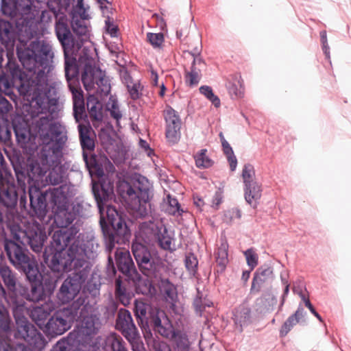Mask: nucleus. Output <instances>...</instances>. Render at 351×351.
Listing matches in <instances>:
<instances>
[{
  "instance_id": "a19ab883",
  "label": "nucleus",
  "mask_w": 351,
  "mask_h": 351,
  "mask_svg": "<svg viewBox=\"0 0 351 351\" xmlns=\"http://www.w3.org/2000/svg\"><path fill=\"white\" fill-rule=\"evenodd\" d=\"M73 32L79 36H87L88 35V27L85 21L79 19L76 14H73L71 22Z\"/></svg>"
},
{
  "instance_id": "6e6552de",
  "label": "nucleus",
  "mask_w": 351,
  "mask_h": 351,
  "mask_svg": "<svg viewBox=\"0 0 351 351\" xmlns=\"http://www.w3.org/2000/svg\"><path fill=\"white\" fill-rule=\"evenodd\" d=\"M0 276L11 292V298L14 299V306L12 307V314L17 326L16 330L12 331L14 339H22V303L16 298V277L10 268L5 265H0Z\"/></svg>"
},
{
  "instance_id": "39448f33",
  "label": "nucleus",
  "mask_w": 351,
  "mask_h": 351,
  "mask_svg": "<svg viewBox=\"0 0 351 351\" xmlns=\"http://www.w3.org/2000/svg\"><path fill=\"white\" fill-rule=\"evenodd\" d=\"M131 250L143 275L150 278H161L165 265L157 251L138 241L132 242Z\"/></svg>"
},
{
  "instance_id": "f3484780",
  "label": "nucleus",
  "mask_w": 351,
  "mask_h": 351,
  "mask_svg": "<svg viewBox=\"0 0 351 351\" xmlns=\"http://www.w3.org/2000/svg\"><path fill=\"white\" fill-rule=\"evenodd\" d=\"M23 239H26L30 248L36 253L41 252L47 239L46 232L38 222L23 223Z\"/></svg>"
},
{
  "instance_id": "20e7f679",
  "label": "nucleus",
  "mask_w": 351,
  "mask_h": 351,
  "mask_svg": "<svg viewBox=\"0 0 351 351\" xmlns=\"http://www.w3.org/2000/svg\"><path fill=\"white\" fill-rule=\"evenodd\" d=\"M56 35L61 44L64 58L65 78L73 97V111L75 120L80 121L86 118L83 91L79 79L80 68L83 69L75 52L80 49L67 24L66 16H60L55 25Z\"/></svg>"
},
{
  "instance_id": "5701e85b",
  "label": "nucleus",
  "mask_w": 351,
  "mask_h": 351,
  "mask_svg": "<svg viewBox=\"0 0 351 351\" xmlns=\"http://www.w3.org/2000/svg\"><path fill=\"white\" fill-rule=\"evenodd\" d=\"M78 123L77 129L79 132L80 145L84 152H92L95 149V140L90 136V133L93 131L88 121V116L84 119L77 121Z\"/></svg>"
},
{
  "instance_id": "dca6fc26",
  "label": "nucleus",
  "mask_w": 351,
  "mask_h": 351,
  "mask_svg": "<svg viewBox=\"0 0 351 351\" xmlns=\"http://www.w3.org/2000/svg\"><path fill=\"white\" fill-rule=\"evenodd\" d=\"M114 256L118 270L128 280L136 282L141 280V275L137 271L128 251L117 250Z\"/></svg>"
},
{
  "instance_id": "2eb2a0df",
  "label": "nucleus",
  "mask_w": 351,
  "mask_h": 351,
  "mask_svg": "<svg viewBox=\"0 0 351 351\" xmlns=\"http://www.w3.org/2000/svg\"><path fill=\"white\" fill-rule=\"evenodd\" d=\"M78 319L80 320V325L76 331L75 337L79 342H87L99 332L101 325L100 319L97 315L88 313Z\"/></svg>"
},
{
  "instance_id": "603ef678",
  "label": "nucleus",
  "mask_w": 351,
  "mask_h": 351,
  "mask_svg": "<svg viewBox=\"0 0 351 351\" xmlns=\"http://www.w3.org/2000/svg\"><path fill=\"white\" fill-rule=\"evenodd\" d=\"M199 92L201 94L204 95L210 101H211V103L216 108L220 106V99L213 93V89L210 86L206 85L202 86L199 88Z\"/></svg>"
},
{
  "instance_id": "9d476101",
  "label": "nucleus",
  "mask_w": 351,
  "mask_h": 351,
  "mask_svg": "<svg viewBox=\"0 0 351 351\" xmlns=\"http://www.w3.org/2000/svg\"><path fill=\"white\" fill-rule=\"evenodd\" d=\"M150 183L147 178L138 175L134 178L132 184L128 183L126 193L131 199H136L141 215H147V204L149 206Z\"/></svg>"
},
{
  "instance_id": "4468645a",
  "label": "nucleus",
  "mask_w": 351,
  "mask_h": 351,
  "mask_svg": "<svg viewBox=\"0 0 351 351\" xmlns=\"http://www.w3.org/2000/svg\"><path fill=\"white\" fill-rule=\"evenodd\" d=\"M67 312L62 309L54 312L44 326L43 331L51 337H56L69 330L73 321L68 316Z\"/></svg>"
},
{
  "instance_id": "a878e982",
  "label": "nucleus",
  "mask_w": 351,
  "mask_h": 351,
  "mask_svg": "<svg viewBox=\"0 0 351 351\" xmlns=\"http://www.w3.org/2000/svg\"><path fill=\"white\" fill-rule=\"evenodd\" d=\"M23 274L25 275L29 283L42 282V274L39 270L38 262L31 261L29 256L25 254L23 248Z\"/></svg>"
},
{
  "instance_id": "423d86ee",
  "label": "nucleus",
  "mask_w": 351,
  "mask_h": 351,
  "mask_svg": "<svg viewBox=\"0 0 351 351\" xmlns=\"http://www.w3.org/2000/svg\"><path fill=\"white\" fill-rule=\"evenodd\" d=\"M79 62L83 64L82 72V82L86 90H90L97 85L99 87L104 86L106 80L101 69L95 66L94 58L91 56L90 51L86 47L82 49L79 56Z\"/></svg>"
},
{
  "instance_id": "e2e57ef3",
  "label": "nucleus",
  "mask_w": 351,
  "mask_h": 351,
  "mask_svg": "<svg viewBox=\"0 0 351 351\" xmlns=\"http://www.w3.org/2000/svg\"><path fill=\"white\" fill-rule=\"evenodd\" d=\"M108 110L110 112V116L119 123L122 118V113L119 110L117 101L113 100L110 107H108Z\"/></svg>"
},
{
  "instance_id": "0eeeda50",
  "label": "nucleus",
  "mask_w": 351,
  "mask_h": 351,
  "mask_svg": "<svg viewBox=\"0 0 351 351\" xmlns=\"http://www.w3.org/2000/svg\"><path fill=\"white\" fill-rule=\"evenodd\" d=\"M93 278H91L90 281H87L84 291L79 293V297L73 300L68 307L62 308L63 311H67V313H69V314L67 313L68 316L73 322L91 311L93 306L89 300V295L86 292L92 295H95L99 293L100 288V284L93 282Z\"/></svg>"
},
{
  "instance_id": "1a4fd4ad",
  "label": "nucleus",
  "mask_w": 351,
  "mask_h": 351,
  "mask_svg": "<svg viewBox=\"0 0 351 351\" xmlns=\"http://www.w3.org/2000/svg\"><path fill=\"white\" fill-rule=\"evenodd\" d=\"M5 69L6 72L0 75V91L14 99V88L22 95V69L9 59Z\"/></svg>"
},
{
  "instance_id": "4d7b16f0",
  "label": "nucleus",
  "mask_w": 351,
  "mask_h": 351,
  "mask_svg": "<svg viewBox=\"0 0 351 351\" xmlns=\"http://www.w3.org/2000/svg\"><path fill=\"white\" fill-rule=\"evenodd\" d=\"M125 339L130 342L133 351H146L139 332Z\"/></svg>"
},
{
  "instance_id": "c756f323",
  "label": "nucleus",
  "mask_w": 351,
  "mask_h": 351,
  "mask_svg": "<svg viewBox=\"0 0 351 351\" xmlns=\"http://www.w3.org/2000/svg\"><path fill=\"white\" fill-rule=\"evenodd\" d=\"M244 197L247 204L256 208L261 197V186L258 183H252L244 186Z\"/></svg>"
},
{
  "instance_id": "9b49d317",
  "label": "nucleus",
  "mask_w": 351,
  "mask_h": 351,
  "mask_svg": "<svg viewBox=\"0 0 351 351\" xmlns=\"http://www.w3.org/2000/svg\"><path fill=\"white\" fill-rule=\"evenodd\" d=\"M151 327L155 334L170 339L175 336L178 330H175L171 320L165 311L158 308H150L148 327Z\"/></svg>"
},
{
  "instance_id": "f8f14e48",
  "label": "nucleus",
  "mask_w": 351,
  "mask_h": 351,
  "mask_svg": "<svg viewBox=\"0 0 351 351\" xmlns=\"http://www.w3.org/2000/svg\"><path fill=\"white\" fill-rule=\"evenodd\" d=\"M54 221L57 224L58 227L61 229L58 230H56L53 234L56 232H69L71 230L72 228H76L77 229V232L69 239V242H66V245L64 247L65 249H68L73 243L79 242V245H82L84 242L87 241V240H84L82 242H80L79 240H75V236L80 231V225L77 222L72 224L73 221L76 219V213L72 210H69V207L66 208H56V211H54ZM54 234H53V236ZM90 239H88L89 241ZM90 240H93L91 239ZM95 242V241L93 239Z\"/></svg>"
},
{
  "instance_id": "338daca9",
  "label": "nucleus",
  "mask_w": 351,
  "mask_h": 351,
  "mask_svg": "<svg viewBox=\"0 0 351 351\" xmlns=\"http://www.w3.org/2000/svg\"><path fill=\"white\" fill-rule=\"evenodd\" d=\"M12 108V104L4 95L0 93V113L5 114Z\"/></svg>"
},
{
  "instance_id": "e433bc0d",
  "label": "nucleus",
  "mask_w": 351,
  "mask_h": 351,
  "mask_svg": "<svg viewBox=\"0 0 351 351\" xmlns=\"http://www.w3.org/2000/svg\"><path fill=\"white\" fill-rule=\"evenodd\" d=\"M10 163L15 173L18 185L22 187V153L19 150H13L9 156Z\"/></svg>"
},
{
  "instance_id": "8fccbe9b",
  "label": "nucleus",
  "mask_w": 351,
  "mask_h": 351,
  "mask_svg": "<svg viewBox=\"0 0 351 351\" xmlns=\"http://www.w3.org/2000/svg\"><path fill=\"white\" fill-rule=\"evenodd\" d=\"M200 68H197L196 66H191V71L186 73V83L189 86H195L199 83L200 80Z\"/></svg>"
},
{
  "instance_id": "4c0bfd02",
  "label": "nucleus",
  "mask_w": 351,
  "mask_h": 351,
  "mask_svg": "<svg viewBox=\"0 0 351 351\" xmlns=\"http://www.w3.org/2000/svg\"><path fill=\"white\" fill-rule=\"evenodd\" d=\"M234 322L240 332L243 327L248 325L251 319V311L249 308L243 307L234 313Z\"/></svg>"
},
{
  "instance_id": "c9c22d12",
  "label": "nucleus",
  "mask_w": 351,
  "mask_h": 351,
  "mask_svg": "<svg viewBox=\"0 0 351 351\" xmlns=\"http://www.w3.org/2000/svg\"><path fill=\"white\" fill-rule=\"evenodd\" d=\"M171 339H173V351H191V342L186 332L178 330Z\"/></svg>"
},
{
  "instance_id": "58836bf2",
  "label": "nucleus",
  "mask_w": 351,
  "mask_h": 351,
  "mask_svg": "<svg viewBox=\"0 0 351 351\" xmlns=\"http://www.w3.org/2000/svg\"><path fill=\"white\" fill-rule=\"evenodd\" d=\"M105 351H128V348L123 338L113 333L106 340Z\"/></svg>"
},
{
  "instance_id": "79ce46f5",
  "label": "nucleus",
  "mask_w": 351,
  "mask_h": 351,
  "mask_svg": "<svg viewBox=\"0 0 351 351\" xmlns=\"http://www.w3.org/2000/svg\"><path fill=\"white\" fill-rule=\"evenodd\" d=\"M0 332H5L10 337L12 336L11 321L9 314L0 302Z\"/></svg>"
},
{
  "instance_id": "393cba45",
  "label": "nucleus",
  "mask_w": 351,
  "mask_h": 351,
  "mask_svg": "<svg viewBox=\"0 0 351 351\" xmlns=\"http://www.w3.org/2000/svg\"><path fill=\"white\" fill-rule=\"evenodd\" d=\"M53 310V304L52 303L45 302L40 306H33L29 311V315L39 328L43 330V327L47 323L46 319Z\"/></svg>"
},
{
  "instance_id": "ea45409f",
  "label": "nucleus",
  "mask_w": 351,
  "mask_h": 351,
  "mask_svg": "<svg viewBox=\"0 0 351 351\" xmlns=\"http://www.w3.org/2000/svg\"><path fill=\"white\" fill-rule=\"evenodd\" d=\"M228 245L227 243H222L218 247L216 255V263L218 266L217 273H223L228 263Z\"/></svg>"
},
{
  "instance_id": "864d4df0",
  "label": "nucleus",
  "mask_w": 351,
  "mask_h": 351,
  "mask_svg": "<svg viewBox=\"0 0 351 351\" xmlns=\"http://www.w3.org/2000/svg\"><path fill=\"white\" fill-rule=\"evenodd\" d=\"M212 304V302L206 298H203L202 293L197 289V296L193 301L195 310L202 313L206 307H210Z\"/></svg>"
},
{
  "instance_id": "f704fd0d",
  "label": "nucleus",
  "mask_w": 351,
  "mask_h": 351,
  "mask_svg": "<svg viewBox=\"0 0 351 351\" xmlns=\"http://www.w3.org/2000/svg\"><path fill=\"white\" fill-rule=\"evenodd\" d=\"M160 279V291L164 293L166 300L172 304H174L178 300L176 287L169 281L168 278Z\"/></svg>"
},
{
  "instance_id": "09e8293b",
  "label": "nucleus",
  "mask_w": 351,
  "mask_h": 351,
  "mask_svg": "<svg viewBox=\"0 0 351 351\" xmlns=\"http://www.w3.org/2000/svg\"><path fill=\"white\" fill-rule=\"evenodd\" d=\"M168 206L167 211L172 215L180 216L183 213V210L181 208L180 204L178 199L175 197H172L170 195H167Z\"/></svg>"
},
{
  "instance_id": "4be33fe9",
  "label": "nucleus",
  "mask_w": 351,
  "mask_h": 351,
  "mask_svg": "<svg viewBox=\"0 0 351 351\" xmlns=\"http://www.w3.org/2000/svg\"><path fill=\"white\" fill-rule=\"evenodd\" d=\"M274 269L271 267L264 265L259 267L254 273L250 293L255 294L261 291L264 284L271 283L274 279Z\"/></svg>"
},
{
  "instance_id": "de8ad7c7",
  "label": "nucleus",
  "mask_w": 351,
  "mask_h": 351,
  "mask_svg": "<svg viewBox=\"0 0 351 351\" xmlns=\"http://www.w3.org/2000/svg\"><path fill=\"white\" fill-rule=\"evenodd\" d=\"M242 178L244 186L257 182L255 180V171L252 165L245 164L242 170Z\"/></svg>"
},
{
  "instance_id": "7ed1b4c3",
  "label": "nucleus",
  "mask_w": 351,
  "mask_h": 351,
  "mask_svg": "<svg viewBox=\"0 0 351 351\" xmlns=\"http://www.w3.org/2000/svg\"><path fill=\"white\" fill-rule=\"evenodd\" d=\"M86 167L91 176L99 178L98 182L92 180V193L100 214L99 224L103 233L106 249L110 252L115 244H125L130 237V230L121 214L109 204L114 196L113 183L104 178V171L96 154L82 152Z\"/></svg>"
},
{
  "instance_id": "f257e3e1",
  "label": "nucleus",
  "mask_w": 351,
  "mask_h": 351,
  "mask_svg": "<svg viewBox=\"0 0 351 351\" xmlns=\"http://www.w3.org/2000/svg\"><path fill=\"white\" fill-rule=\"evenodd\" d=\"M53 57L48 42L35 39L27 45L23 40V101H27L23 102V155L33 156L42 145L27 171L37 179L49 171L47 181L58 185L63 179L59 165L67 135L64 125L53 121L58 99L49 97L45 91Z\"/></svg>"
},
{
  "instance_id": "c85d7f7f",
  "label": "nucleus",
  "mask_w": 351,
  "mask_h": 351,
  "mask_svg": "<svg viewBox=\"0 0 351 351\" xmlns=\"http://www.w3.org/2000/svg\"><path fill=\"white\" fill-rule=\"evenodd\" d=\"M29 291L23 287V298L34 302L45 300L46 293L42 282L29 283Z\"/></svg>"
},
{
  "instance_id": "72a5a7b5",
  "label": "nucleus",
  "mask_w": 351,
  "mask_h": 351,
  "mask_svg": "<svg viewBox=\"0 0 351 351\" xmlns=\"http://www.w3.org/2000/svg\"><path fill=\"white\" fill-rule=\"evenodd\" d=\"M276 299L270 294L263 295L256 299L255 310L261 314L271 312L276 304Z\"/></svg>"
},
{
  "instance_id": "bb28decb",
  "label": "nucleus",
  "mask_w": 351,
  "mask_h": 351,
  "mask_svg": "<svg viewBox=\"0 0 351 351\" xmlns=\"http://www.w3.org/2000/svg\"><path fill=\"white\" fill-rule=\"evenodd\" d=\"M22 0H1V10L11 18L22 19Z\"/></svg>"
},
{
  "instance_id": "37998d69",
  "label": "nucleus",
  "mask_w": 351,
  "mask_h": 351,
  "mask_svg": "<svg viewBox=\"0 0 351 351\" xmlns=\"http://www.w3.org/2000/svg\"><path fill=\"white\" fill-rule=\"evenodd\" d=\"M207 149H202L195 155V165L198 168H209L213 161L206 155Z\"/></svg>"
},
{
  "instance_id": "f03ea898",
  "label": "nucleus",
  "mask_w": 351,
  "mask_h": 351,
  "mask_svg": "<svg viewBox=\"0 0 351 351\" xmlns=\"http://www.w3.org/2000/svg\"><path fill=\"white\" fill-rule=\"evenodd\" d=\"M77 232L72 228L69 232H56L50 245L45 247L43 254L44 263L51 271L57 274V277L63 273L73 271L62 282L57 293L62 303H69L80 293L83 285L90 281L93 260L97 256L98 245L93 240H89L80 245L79 242L73 243L65 249L66 242Z\"/></svg>"
},
{
  "instance_id": "473e14b6",
  "label": "nucleus",
  "mask_w": 351,
  "mask_h": 351,
  "mask_svg": "<svg viewBox=\"0 0 351 351\" xmlns=\"http://www.w3.org/2000/svg\"><path fill=\"white\" fill-rule=\"evenodd\" d=\"M86 107L90 117L95 121L103 119V105L94 95H89L86 99Z\"/></svg>"
},
{
  "instance_id": "3c124183",
  "label": "nucleus",
  "mask_w": 351,
  "mask_h": 351,
  "mask_svg": "<svg viewBox=\"0 0 351 351\" xmlns=\"http://www.w3.org/2000/svg\"><path fill=\"white\" fill-rule=\"evenodd\" d=\"M10 180H13L12 173L6 168V162L0 152V185Z\"/></svg>"
},
{
  "instance_id": "69168bd1",
  "label": "nucleus",
  "mask_w": 351,
  "mask_h": 351,
  "mask_svg": "<svg viewBox=\"0 0 351 351\" xmlns=\"http://www.w3.org/2000/svg\"><path fill=\"white\" fill-rule=\"evenodd\" d=\"M105 28L106 32L110 35L111 37H117L118 33V27L114 25L113 21L110 20V17H107L105 21Z\"/></svg>"
},
{
  "instance_id": "cd10ccee",
  "label": "nucleus",
  "mask_w": 351,
  "mask_h": 351,
  "mask_svg": "<svg viewBox=\"0 0 351 351\" xmlns=\"http://www.w3.org/2000/svg\"><path fill=\"white\" fill-rule=\"evenodd\" d=\"M150 308L152 307L143 302L136 300L134 302V316L142 330H146V327H148Z\"/></svg>"
},
{
  "instance_id": "49530a36",
  "label": "nucleus",
  "mask_w": 351,
  "mask_h": 351,
  "mask_svg": "<svg viewBox=\"0 0 351 351\" xmlns=\"http://www.w3.org/2000/svg\"><path fill=\"white\" fill-rule=\"evenodd\" d=\"M221 145L223 152L229 162L230 170L232 171H235L237 166V159L234 154L232 147L228 141L226 143L223 142Z\"/></svg>"
},
{
  "instance_id": "13d9d810",
  "label": "nucleus",
  "mask_w": 351,
  "mask_h": 351,
  "mask_svg": "<svg viewBox=\"0 0 351 351\" xmlns=\"http://www.w3.org/2000/svg\"><path fill=\"white\" fill-rule=\"evenodd\" d=\"M298 323H299V321L297 318L293 317L292 315H290L281 326L280 330V336L281 337H285L292 328Z\"/></svg>"
},
{
  "instance_id": "052dcab7",
  "label": "nucleus",
  "mask_w": 351,
  "mask_h": 351,
  "mask_svg": "<svg viewBox=\"0 0 351 351\" xmlns=\"http://www.w3.org/2000/svg\"><path fill=\"white\" fill-rule=\"evenodd\" d=\"M147 39L154 48H159L164 42V35L162 33H151L147 34Z\"/></svg>"
},
{
  "instance_id": "6e6d98bb",
  "label": "nucleus",
  "mask_w": 351,
  "mask_h": 351,
  "mask_svg": "<svg viewBox=\"0 0 351 351\" xmlns=\"http://www.w3.org/2000/svg\"><path fill=\"white\" fill-rule=\"evenodd\" d=\"M244 255L250 271H252L258 263V256L257 254L252 248H250L244 252Z\"/></svg>"
},
{
  "instance_id": "bf43d9fd",
  "label": "nucleus",
  "mask_w": 351,
  "mask_h": 351,
  "mask_svg": "<svg viewBox=\"0 0 351 351\" xmlns=\"http://www.w3.org/2000/svg\"><path fill=\"white\" fill-rule=\"evenodd\" d=\"M184 263L186 268L190 273L195 274L196 272L198 261L194 254L189 253L186 254L184 259Z\"/></svg>"
},
{
  "instance_id": "a211bd4d",
  "label": "nucleus",
  "mask_w": 351,
  "mask_h": 351,
  "mask_svg": "<svg viewBox=\"0 0 351 351\" xmlns=\"http://www.w3.org/2000/svg\"><path fill=\"white\" fill-rule=\"evenodd\" d=\"M30 210L28 211L32 216L43 219L47 215V195L39 186L30 185L28 189Z\"/></svg>"
},
{
  "instance_id": "b1692460",
  "label": "nucleus",
  "mask_w": 351,
  "mask_h": 351,
  "mask_svg": "<svg viewBox=\"0 0 351 351\" xmlns=\"http://www.w3.org/2000/svg\"><path fill=\"white\" fill-rule=\"evenodd\" d=\"M23 5V27H37V24L31 20L38 16L43 0H26Z\"/></svg>"
},
{
  "instance_id": "0e129e2a",
  "label": "nucleus",
  "mask_w": 351,
  "mask_h": 351,
  "mask_svg": "<svg viewBox=\"0 0 351 351\" xmlns=\"http://www.w3.org/2000/svg\"><path fill=\"white\" fill-rule=\"evenodd\" d=\"M320 39L322 45L323 52L326 58L330 62V47L328 46V40H327V34L325 30L320 32Z\"/></svg>"
},
{
  "instance_id": "c03bdc74",
  "label": "nucleus",
  "mask_w": 351,
  "mask_h": 351,
  "mask_svg": "<svg viewBox=\"0 0 351 351\" xmlns=\"http://www.w3.org/2000/svg\"><path fill=\"white\" fill-rule=\"evenodd\" d=\"M12 126L16 140L22 147V114L17 112L12 119Z\"/></svg>"
},
{
  "instance_id": "5fc2aeb1",
  "label": "nucleus",
  "mask_w": 351,
  "mask_h": 351,
  "mask_svg": "<svg viewBox=\"0 0 351 351\" xmlns=\"http://www.w3.org/2000/svg\"><path fill=\"white\" fill-rule=\"evenodd\" d=\"M71 335L72 332H70L67 337H64L59 340L54 346H53L50 351H70V348L73 345V342L70 337Z\"/></svg>"
},
{
  "instance_id": "2f4dec72",
  "label": "nucleus",
  "mask_w": 351,
  "mask_h": 351,
  "mask_svg": "<svg viewBox=\"0 0 351 351\" xmlns=\"http://www.w3.org/2000/svg\"><path fill=\"white\" fill-rule=\"evenodd\" d=\"M49 202L53 212L56 211V208L61 210L69 207L68 197L61 189H54L50 193Z\"/></svg>"
},
{
  "instance_id": "680f3d73",
  "label": "nucleus",
  "mask_w": 351,
  "mask_h": 351,
  "mask_svg": "<svg viewBox=\"0 0 351 351\" xmlns=\"http://www.w3.org/2000/svg\"><path fill=\"white\" fill-rule=\"evenodd\" d=\"M12 136L11 129L3 120L0 119V141L7 142Z\"/></svg>"
},
{
  "instance_id": "7c9ffc66",
  "label": "nucleus",
  "mask_w": 351,
  "mask_h": 351,
  "mask_svg": "<svg viewBox=\"0 0 351 351\" xmlns=\"http://www.w3.org/2000/svg\"><path fill=\"white\" fill-rule=\"evenodd\" d=\"M152 229L154 231V235L159 247L165 250H172V238L169 234L166 226L164 225H156L155 228H152Z\"/></svg>"
},
{
  "instance_id": "774afa93",
  "label": "nucleus",
  "mask_w": 351,
  "mask_h": 351,
  "mask_svg": "<svg viewBox=\"0 0 351 351\" xmlns=\"http://www.w3.org/2000/svg\"><path fill=\"white\" fill-rule=\"evenodd\" d=\"M300 297L302 300L304 301L305 306L309 309V311L311 312L312 314H313L319 322H322V318L320 316V315L316 311L315 308L310 302V300L308 298H306L305 295L302 293H300Z\"/></svg>"
},
{
  "instance_id": "6ab92c4d",
  "label": "nucleus",
  "mask_w": 351,
  "mask_h": 351,
  "mask_svg": "<svg viewBox=\"0 0 351 351\" xmlns=\"http://www.w3.org/2000/svg\"><path fill=\"white\" fill-rule=\"evenodd\" d=\"M23 351H40L45 346V338L34 326L23 316Z\"/></svg>"
},
{
  "instance_id": "412c9836",
  "label": "nucleus",
  "mask_w": 351,
  "mask_h": 351,
  "mask_svg": "<svg viewBox=\"0 0 351 351\" xmlns=\"http://www.w3.org/2000/svg\"><path fill=\"white\" fill-rule=\"evenodd\" d=\"M116 328L121 331L125 338L138 333L130 312L125 308H120L116 319Z\"/></svg>"
},
{
  "instance_id": "a18cd8bd",
  "label": "nucleus",
  "mask_w": 351,
  "mask_h": 351,
  "mask_svg": "<svg viewBox=\"0 0 351 351\" xmlns=\"http://www.w3.org/2000/svg\"><path fill=\"white\" fill-rule=\"evenodd\" d=\"M241 216V210L239 208H231L223 212V221L228 225H231L236 220H239Z\"/></svg>"
},
{
  "instance_id": "aec40b11",
  "label": "nucleus",
  "mask_w": 351,
  "mask_h": 351,
  "mask_svg": "<svg viewBox=\"0 0 351 351\" xmlns=\"http://www.w3.org/2000/svg\"><path fill=\"white\" fill-rule=\"evenodd\" d=\"M166 123L165 137L171 145L176 144L180 138L181 119L178 112L171 107L164 112Z\"/></svg>"
},
{
  "instance_id": "ddd939ff",
  "label": "nucleus",
  "mask_w": 351,
  "mask_h": 351,
  "mask_svg": "<svg viewBox=\"0 0 351 351\" xmlns=\"http://www.w3.org/2000/svg\"><path fill=\"white\" fill-rule=\"evenodd\" d=\"M22 25L19 21H16V27L19 34H16L13 29L11 23L5 21H0V41L6 47L13 48L16 44V56L19 61L22 64V38H21L20 32L22 31Z\"/></svg>"
}]
</instances>
